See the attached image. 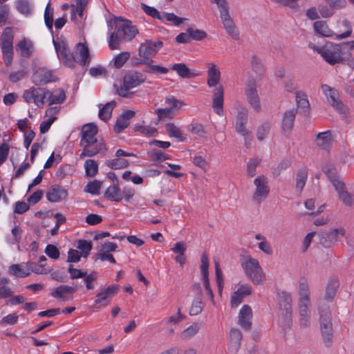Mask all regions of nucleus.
Segmentation results:
<instances>
[{"mask_svg": "<svg viewBox=\"0 0 354 354\" xmlns=\"http://www.w3.org/2000/svg\"><path fill=\"white\" fill-rule=\"evenodd\" d=\"M138 33L137 28L130 21L116 17L110 23L109 47L111 50L119 49L122 40H131Z\"/></svg>", "mask_w": 354, "mask_h": 354, "instance_id": "f257e3e1", "label": "nucleus"}, {"mask_svg": "<svg viewBox=\"0 0 354 354\" xmlns=\"http://www.w3.org/2000/svg\"><path fill=\"white\" fill-rule=\"evenodd\" d=\"M208 69L207 84L209 87H214L212 93V108L214 112L221 115L223 113L224 88L218 84L221 81V72L216 64L207 63Z\"/></svg>", "mask_w": 354, "mask_h": 354, "instance_id": "f03ea898", "label": "nucleus"}, {"mask_svg": "<svg viewBox=\"0 0 354 354\" xmlns=\"http://www.w3.org/2000/svg\"><path fill=\"white\" fill-rule=\"evenodd\" d=\"M310 288L306 279L300 278L299 281L298 310L299 323L306 327L310 324Z\"/></svg>", "mask_w": 354, "mask_h": 354, "instance_id": "7ed1b4c3", "label": "nucleus"}, {"mask_svg": "<svg viewBox=\"0 0 354 354\" xmlns=\"http://www.w3.org/2000/svg\"><path fill=\"white\" fill-rule=\"evenodd\" d=\"M308 47L319 54L323 59L330 65L339 64L344 61L341 44L327 41L322 46H317L310 43Z\"/></svg>", "mask_w": 354, "mask_h": 354, "instance_id": "20e7f679", "label": "nucleus"}, {"mask_svg": "<svg viewBox=\"0 0 354 354\" xmlns=\"http://www.w3.org/2000/svg\"><path fill=\"white\" fill-rule=\"evenodd\" d=\"M279 304V322L281 326L286 329L289 328L292 324V296L290 292L281 291L277 294Z\"/></svg>", "mask_w": 354, "mask_h": 354, "instance_id": "39448f33", "label": "nucleus"}, {"mask_svg": "<svg viewBox=\"0 0 354 354\" xmlns=\"http://www.w3.org/2000/svg\"><path fill=\"white\" fill-rule=\"evenodd\" d=\"M241 267L245 275L256 285L263 284L266 279L265 273L257 259L246 256L241 259Z\"/></svg>", "mask_w": 354, "mask_h": 354, "instance_id": "423d86ee", "label": "nucleus"}, {"mask_svg": "<svg viewBox=\"0 0 354 354\" xmlns=\"http://www.w3.org/2000/svg\"><path fill=\"white\" fill-rule=\"evenodd\" d=\"M320 330L324 344L329 347L333 342V326L329 306L319 308Z\"/></svg>", "mask_w": 354, "mask_h": 354, "instance_id": "0eeeda50", "label": "nucleus"}, {"mask_svg": "<svg viewBox=\"0 0 354 354\" xmlns=\"http://www.w3.org/2000/svg\"><path fill=\"white\" fill-rule=\"evenodd\" d=\"M13 39L14 36L11 28H6L0 37V45L3 59L7 66L11 65L13 59Z\"/></svg>", "mask_w": 354, "mask_h": 354, "instance_id": "6e6552de", "label": "nucleus"}, {"mask_svg": "<svg viewBox=\"0 0 354 354\" xmlns=\"http://www.w3.org/2000/svg\"><path fill=\"white\" fill-rule=\"evenodd\" d=\"M146 77L140 72L127 73L123 78L122 85L118 89V93L123 97H129L128 91L145 82Z\"/></svg>", "mask_w": 354, "mask_h": 354, "instance_id": "1a4fd4ad", "label": "nucleus"}, {"mask_svg": "<svg viewBox=\"0 0 354 354\" xmlns=\"http://www.w3.org/2000/svg\"><path fill=\"white\" fill-rule=\"evenodd\" d=\"M254 190L252 196V201L256 204H261L270 194L268 179L263 175H259L254 178Z\"/></svg>", "mask_w": 354, "mask_h": 354, "instance_id": "9d476101", "label": "nucleus"}, {"mask_svg": "<svg viewBox=\"0 0 354 354\" xmlns=\"http://www.w3.org/2000/svg\"><path fill=\"white\" fill-rule=\"evenodd\" d=\"M49 91L45 88L32 86L24 91L22 97L28 104L33 103L37 107L42 108Z\"/></svg>", "mask_w": 354, "mask_h": 354, "instance_id": "9b49d317", "label": "nucleus"}, {"mask_svg": "<svg viewBox=\"0 0 354 354\" xmlns=\"http://www.w3.org/2000/svg\"><path fill=\"white\" fill-rule=\"evenodd\" d=\"M321 88L328 102L333 109L339 114L345 115L347 111V106L339 99L337 90L327 84H322Z\"/></svg>", "mask_w": 354, "mask_h": 354, "instance_id": "f8f14e48", "label": "nucleus"}, {"mask_svg": "<svg viewBox=\"0 0 354 354\" xmlns=\"http://www.w3.org/2000/svg\"><path fill=\"white\" fill-rule=\"evenodd\" d=\"M245 95L247 102L250 106L256 111L259 112L261 109L260 98L257 89L256 80L250 77L247 80L245 86Z\"/></svg>", "mask_w": 354, "mask_h": 354, "instance_id": "ddd939ff", "label": "nucleus"}, {"mask_svg": "<svg viewBox=\"0 0 354 354\" xmlns=\"http://www.w3.org/2000/svg\"><path fill=\"white\" fill-rule=\"evenodd\" d=\"M162 46L163 43L160 40H146L140 44L138 49V55L146 60L151 59Z\"/></svg>", "mask_w": 354, "mask_h": 354, "instance_id": "4468645a", "label": "nucleus"}, {"mask_svg": "<svg viewBox=\"0 0 354 354\" xmlns=\"http://www.w3.org/2000/svg\"><path fill=\"white\" fill-rule=\"evenodd\" d=\"M119 290L118 285H111L106 288L102 289L97 295L94 301L95 306L98 308H103L108 306L111 298L115 295Z\"/></svg>", "mask_w": 354, "mask_h": 354, "instance_id": "2eb2a0df", "label": "nucleus"}, {"mask_svg": "<svg viewBox=\"0 0 354 354\" xmlns=\"http://www.w3.org/2000/svg\"><path fill=\"white\" fill-rule=\"evenodd\" d=\"M345 233L346 231L343 227L322 232L319 234V242L324 247L330 248L337 242L339 236H344Z\"/></svg>", "mask_w": 354, "mask_h": 354, "instance_id": "dca6fc26", "label": "nucleus"}, {"mask_svg": "<svg viewBox=\"0 0 354 354\" xmlns=\"http://www.w3.org/2000/svg\"><path fill=\"white\" fill-rule=\"evenodd\" d=\"M230 7H227L219 11L220 17L223 25V28L227 33L230 35L234 39L238 40L239 39V32L235 26L234 20L230 17L229 13Z\"/></svg>", "mask_w": 354, "mask_h": 354, "instance_id": "f3484780", "label": "nucleus"}, {"mask_svg": "<svg viewBox=\"0 0 354 354\" xmlns=\"http://www.w3.org/2000/svg\"><path fill=\"white\" fill-rule=\"evenodd\" d=\"M58 57L68 67H74V60L71 57L68 44L66 41H53Z\"/></svg>", "mask_w": 354, "mask_h": 354, "instance_id": "a211bd4d", "label": "nucleus"}, {"mask_svg": "<svg viewBox=\"0 0 354 354\" xmlns=\"http://www.w3.org/2000/svg\"><path fill=\"white\" fill-rule=\"evenodd\" d=\"M80 146L83 148L82 153L80 154V158H84L86 156L92 157L106 151L105 145L102 140H93L80 145Z\"/></svg>", "mask_w": 354, "mask_h": 354, "instance_id": "6ab92c4d", "label": "nucleus"}, {"mask_svg": "<svg viewBox=\"0 0 354 354\" xmlns=\"http://www.w3.org/2000/svg\"><path fill=\"white\" fill-rule=\"evenodd\" d=\"M56 80L54 72L44 68H39L32 75V82L35 85H44Z\"/></svg>", "mask_w": 354, "mask_h": 354, "instance_id": "aec40b11", "label": "nucleus"}, {"mask_svg": "<svg viewBox=\"0 0 354 354\" xmlns=\"http://www.w3.org/2000/svg\"><path fill=\"white\" fill-rule=\"evenodd\" d=\"M71 57L73 58L74 65L75 63H77L81 66H85L88 64L91 61L88 57V48L85 44L82 43L76 44Z\"/></svg>", "mask_w": 354, "mask_h": 354, "instance_id": "412c9836", "label": "nucleus"}, {"mask_svg": "<svg viewBox=\"0 0 354 354\" xmlns=\"http://www.w3.org/2000/svg\"><path fill=\"white\" fill-rule=\"evenodd\" d=\"M239 324L245 330L252 326V310L250 306L243 305L239 310L238 316Z\"/></svg>", "mask_w": 354, "mask_h": 354, "instance_id": "4be33fe9", "label": "nucleus"}, {"mask_svg": "<svg viewBox=\"0 0 354 354\" xmlns=\"http://www.w3.org/2000/svg\"><path fill=\"white\" fill-rule=\"evenodd\" d=\"M88 0H76L75 6L71 9V19L75 23H80L84 18V11L88 4Z\"/></svg>", "mask_w": 354, "mask_h": 354, "instance_id": "5701e85b", "label": "nucleus"}, {"mask_svg": "<svg viewBox=\"0 0 354 354\" xmlns=\"http://www.w3.org/2000/svg\"><path fill=\"white\" fill-rule=\"evenodd\" d=\"M76 291V288L68 285H60L55 288L50 295L55 299H61L63 301H67L71 298L68 295H72Z\"/></svg>", "mask_w": 354, "mask_h": 354, "instance_id": "b1692460", "label": "nucleus"}, {"mask_svg": "<svg viewBox=\"0 0 354 354\" xmlns=\"http://www.w3.org/2000/svg\"><path fill=\"white\" fill-rule=\"evenodd\" d=\"M97 133V126L93 123L84 124L81 131V140L80 145L97 140L95 137Z\"/></svg>", "mask_w": 354, "mask_h": 354, "instance_id": "393cba45", "label": "nucleus"}, {"mask_svg": "<svg viewBox=\"0 0 354 354\" xmlns=\"http://www.w3.org/2000/svg\"><path fill=\"white\" fill-rule=\"evenodd\" d=\"M248 110L243 109L238 113L236 120V131L238 133L242 135L245 138H246L250 133L245 127L248 122Z\"/></svg>", "mask_w": 354, "mask_h": 354, "instance_id": "a878e982", "label": "nucleus"}, {"mask_svg": "<svg viewBox=\"0 0 354 354\" xmlns=\"http://www.w3.org/2000/svg\"><path fill=\"white\" fill-rule=\"evenodd\" d=\"M242 339V334L239 329L232 328L230 331L229 351L233 354L237 353Z\"/></svg>", "mask_w": 354, "mask_h": 354, "instance_id": "bb28decb", "label": "nucleus"}, {"mask_svg": "<svg viewBox=\"0 0 354 354\" xmlns=\"http://www.w3.org/2000/svg\"><path fill=\"white\" fill-rule=\"evenodd\" d=\"M135 115V112L131 110L124 111L118 118L115 125L114 131L115 133H120L129 125V120Z\"/></svg>", "mask_w": 354, "mask_h": 354, "instance_id": "cd10ccee", "label": "nucleus"}, {"mask_svg": "<svg viewBox=\"0 0 354 354\" xmlns=\"http://www.w3.org/2000/svg\"><path fill=\"white\" fill-rule=\"evenodd\" d=\"M323 172L326 175L334 188L337 187V185H341L344 183L338 175L336 168L331 164H326L322 169Z\"/></svg>", "mask_w": 354, "mask_h": 354, "instance_id": "c85d7f7f", "label": "nucleus"}, {"mask_svg": "<svg viewBox=\"0 0 354 354\" xmlns=\"http://www.w3.org/2000/svg\"><path fill=\"white\" fill-rule=\"evenodd\" d=\"M297 112V109L292 108L287 110L283 113L281 122V128L284 132H290L292 130Z\"/></svg>", "mask_w": 354, "mask_h": 354, "instance_id": "c756f323", "label": "nucleus"}, {"mask_svg": "<svg viewBox=\"0 0 354 354\" xmlns=\"http://www.w3.org/2000/svg\"><path fill=\"white\" fill-rule=\"evenodd\" d=\"M66 196V191L59 186L53 187L46 193L47 200L51 203L59 202L64 199Z\"/></svg>", "mask_w": 354, "mask_h": 354, "instance_id": "7c9ffc66", "label": "nucleus"}, {"mask_svg": "<svg viewBox=\"0 0 354 354\" xmlns=\"http://www.w3.org/2000/svg\"><path fill=\"white\" fill-rule=\"evenodd\" d=\"M333 140L330 131L319 133L315 139L316 145L324 150H328L332 145Z\"/></svg>", "mask_w": 354, "mask_h": 354, "instance_id": "2f4dec72", "label": "nucleus"}, {"mask_svg": "<svg viewBox=\"0 0 354 354\" xmlns=\"http://www.w3.org/2000/svg\"><path fill=\"white\" fill-rule=\"evenodd\" d=\"M337 187L335 188L336 192H337L339 198L341 200V201L348 207H351L353 204V195L350 194L346 189V185L345 183L341 184V185H337Z\"/></svg>", "mask_w": 354, "mask_h": 354, "instance_id": "473e14b6", "label": "nucleus"}, {"mask_svg": "<svg viewBox=\"0 0 354 354\" xmlns=\"http://www.w3.org/2000/svg\"><path fill=\"white\" fill-rule=\"evenodd\" d=\"M16 50L21 57H28L33 50L32 42L30 39L24 38L16 45Z\"/></svg>", "mask_w": 354, "mask_h": 354, "instance_id": "72a5a7b5", "label": "nucleus"}, {"mask_svg": "<svg viewBox=\"0 0 354 354\" xmlns=\"http://www.w3.org/2000/svg\"><path fill=\"white\" fill-rule=\"evenodd\" d=\"M296 103L297 109L304 114H307L310 110V103L307 95L303 91H299L296 93Z\"/></svg>", "mask_w": 354, "mask_h": 354, "instance_id": "f704fd0d", "label": "nucleus"}, {"mask_svg": "<svg viewBox=\"0 0 354 354\" xmlns=\"http://www.w3.org/2000/svg\"><path fill=\"white\" fill-rule=\"evenodd\" d=\"M193 289L200 295V297L193 301L189 313L191 315H197L202 312L204 304L201 299V289L200 286L198 284L194 285Z\"/></svg>", "mask_w": 354, "mask_h": 354, "instance_id": "c9c22d12", "label": "nucleus"}, {"mask_svg": "<svg viewBox=\"0 0 354 354\" xmlns=\"http://www.w3.org/2000/svg\"><path fill=\"white\" fill-rule=\"evenodd\" d=\"M171 69L175 71L178 75L182 78H191L197 75L196 73L191 71L184 63L174 64L171 66Z\"/></svg>", "mask_w": 354, "mask_h": 354, "instance_id": "e433bc0d", "label": "nucleus"}, {"mask_svg": "<svg viewBox=\"0 0 354 354\" xmlns=\"http://www.w3.org/2000/svg\"><path fill=\"white\" fill-rule=\"evenodd\" d=\"M313 28L317 34H319L323 37H330L333 35L335 36L336 35L332 30L329 28L326 22L324 21H317L314 22Z\"/></svg>", "mask_w": 354, "mask_h": 354, "instance_id": "4c0bfd02", "label": "nucleus"}, {"mask_svg": "<svg viewBox=\"0 0 354 354\" xmlns=\"http://www.w3.org/2000/svg\"><path fill=\"white\" fill-rule=\"evenodd\" d=\"M47 97L49 105L62 104L66 100V93L63 89L59 88L53 92L49 91Z\"/></svg>", "mask_w": 354, "mask_h": 354, "instance_id": "58836bf2", "label": "nucleus"}, {"mask_svg": "<svg viewBox=\"0 0 354 354\" xmlns=\"http://www.w3.org/2000/svg\"><path fill=\"white\" fill-rule=\"evenodd\" d=\"M55 112H56L55 108L51 107L46 110V115H49L50 118L48 120L43 121L40 124L39 130H40L41 133H42V134L46 133L49 130L50 126L56 120V117L53 116V115L55 113Z\"/></svg>", "mask_w": 354, "mask_h": 354, "instance_id": "ea45409f", "label": "nucleus"}, {"mask_svg": "<svg viewBox=\"0 0 354 354\" xmlns=\"http://www.w3.org/2000/svg\"><path fill=\"white\" fill-rule=\"evenodd\" d=\"M105 197L111 201L120 202L122 196L118 185L109 186L105 192Z\"/></svg>", "mask_w": 354, "mask_h": 354, "instance_id": "a19ab883", "label": "nucleus"}, {"mask_svg": "<svg viewBox=\"0 0 354 354\" xmlns=\"http://www.w3.org/2000/svg\"><path fill=\"white\" fill-rule=\"evenodd\" d=\"M165 129L170 137L176 138L178 141L183 142L185 140L183 132L174 123H167Z\"/></svg>", "mask_w": 354, "mask_h": 354, "instance_id": "79ce46f5", "label": "nucleus"}, {"mask_svg": "<svg viewBox=\"0 0 354 354\" xmlns=\"http://www.w3.org/2000/svg\"><path fill=\"white\" fill-rule=\"evenodd\" d=\"M9 272L17 277H26L30 274L28 264L26 266L21 264H13L9 267Z\"/></svg>", "mask_w": 354, "mask_h": 354, "instance_id": "37998d69", "label": "nucleus"}, {"mask_svg": "<svg viewBox=\"0 0 354 354\" xmlns=\"http://www.w3.org/2000/svg\"><path fill=\"white\" fill-rule=\"evenodd\" d=\"M261 162V158L259 157H252L250 158L246 164V174L248 178L254 177L257 174V167Z\"/></svg>", "mask_w": 354, "mask_h": 354, "instance_id": "c03bdc74", "label": "nucleus"}, {"mask_svg": "<svg viewBox=\"0 0 354 354\" xmlns=\"http://www.w3.org/2000/svg\"><path fill=\"white\" fill-rule=\"evenodd\" d=\"M115 101H111L106 103L103 107L100 109L99 118L104 121H107L111 117V113L114 106H115Z\"/></svg>", "mask_w": 354, "mask_h": 354, "instance_id": "a18cd8bd", "label": "nucleus"}, {"mask_svg": "<svg viewBox=\"0 0 354 354\" xmlns=\"http://www.w3.org/2000/svg\"><path fill=\"white\" fill-rule=\"evenodd\" d=\"M308 178V171L306 169H301L298 171L296 176L295 188L299 193H301L304 187Z\"/></svg>", "mask_w": 354, "mask_h": 354, "instance_id": "49530a36", "label": "nucleus"}, {"mask_svg": "<svg viewBox=\"0 0 354 354\" xmlns=\"http://www.w3.org/2000/svg\"><path fill=\"white\" fill-rule=\"evenodd\" d=\"M76 248L80 250V252L83 257H87L93 248L92 242L85 239H79Z\"/></svg>", "mask_w": 354, "mask_h": 354, "instance_id": "de8ad7c7", "label": "nucleus"}, {"mask_svg": "<svg viewBox=\"0 0 354 354\" xmlns=\"http://www.w3.org/2000/svg\"><path fill=\"white\" fill-rule=\"evenodd\" d=\"M106 165L112 169H120L127 167L129 161L124 158L118 157L117 158L107 160Z\"/></svg>", "mask_w": 354, "mask_h": 354, "instance_id": "09e8293b", "label": "nucleus"}, {"mask_svg": "<svg viewBox=\"0 0 354 354\" xmlns=\"http://www.w3.org/2000/svg\"><path fill=\"white\" fill-rule=\"evenodd\" d=\"M140 64H145L147 66V69L145 70V72L147 73L160 75L167 74L169 72V68L158 65L151 64V62H140Z\"/></svg>", "mask_w": 354, "mask_h": 354, "instance_id": "8fccbe9b", "label": "nucleus"}, {"mask_svg": "<svg viewBox=\"0 0 354 354\" xmlns=\"http://www.w3.org/2000/svg\"><path fill=\"white\" fill-rule=\"evenodd\" d=\"M84 169L86 176L93 177L98 172V165L94 160L88 159L85 161Z\"/></svg>", "mask_w": 354, "mask_h": 354, "instance_id": "3c124183", "label": "nucleus"}, {"mask_svg": "<svg viewBox=\"0 0 354 354\" xmlns=\"http://www.w3.org/2000/svg\"><path fill=\"white\" fill-rule=\"evenodd\" d=\"M28 266L30 274L34 272L37 274H46L52 270V269L46 268L44 264H37L33 262H28Z\"/></svg>", "mask_w": 354, "mask_h": 354, "instance_id": "603ef678", "label": "nucleus"}, {"mask_svg": "<svg viewBox=\"0 0 354 354\" xmlns=\"http://www.w3.org/2000/svg\"><path fill=\"white\" fill-rule=\"evenodd\" d=\"M339 283L336 280H331L327 285L325 292V299L331 301L335 296Z\"/></svg>", "mask_w": 354, "mask_h": 354, "instance_id": "864d4df0", "label": "nucleus"}, {"mask_svg": "<svg viewBox=\"0 0 354 354\" xmlns=\"http://www.w3.org/2000/svg\"><path fill=\"white\" fill-rule=\"evenodd\" d=\"M98 277V273L95 271H92L89 274L87 272L86 275L83 277V281L85 283L86 290H91L95 288L94 282Z\"/></svg>", "mask_w": 354, "mask_h": 354, "instance_id": "5fc2aeb1", "label": "nucleus"}, {"mask_svg": "<svg viewBox=\"0 0 354 354\" xmlns=\"http://www.w3.org/2000/svg\"><path fill=\"white\" fill-rule=\"evenodd\" d=\"M200 330V326L197 323H194L185 328L181 334L183 339H189L198 333Z\"/></svg>", "mask_w": 354, "mask_h": 354, "instance_id": "6e6d98bb", "label": "nucleus"}, {"mask_svg": "<svg viewBox=\"0 0 354 354\" xmlns=\"http://www.w3.org/2000/svg\"><path fill=\"white\" fill-rule=\"evenodd\" d=\"M135 131L141 133L142 135L148 137H154L158 134L156 129L149 126L135 125L133 128Z\"/></svg>", "mask_w": 354, "mask_h": 354, "instance_id": "4d7b16f0", "label": "nucleus"}, {"mask_svg": "<svg viewBox=\"0 0 354 354\" xmlns=\"http://www.w3.org/2000/svg\"><path fill=\"white\" fill-rule=\"evenodd\" d=\"M161 17H162L161 21L166 20L168 21H171V22H172V24L174 25H175L176 26L181 24L185 19L184 18L178 17L177 15H176L174 13L165 12H162Z\"/></svg>", "mask_w": 354, "mask_h": 354, "instance_id": "13d9d810", "label": "nucleus"}, {"mask_svg": "<svg viewBox=\"0 0 354 354\" xmlns=\"http://www.w3.org/2000/svg\"><path fill=\"white\" fill-rule=\"evenodd\" d=\"M17 9L24 15H28L32 12V8L28 0H18L17 1Z\"/></svg>", "mask_w": 354, "mask_h": 354, "instance_id": "bf43d9fd", "label": "nucleus"}, {"mask_svg": "<svg viewBox=\"0 0 354 354\" xmlns=\"http://www.w3.org/2000/svg\"><path fill=\"white\" fill-rule=\"evenodd\" d=\"M140 6L143 11L149 16L161 20L162 19V12H160L156 8L154 7L149 6L144 3H140Z\"/></svg>", "mask_w": 354, "mask_h": 354, "instance_id": "052dcab7", "label": "nucleus"}, {"mask_svg": "<svg viewBox=\"0 0 354 354\" xmlns=\"http://www.w3.org/2000/svg\"><path fill=\"white\" fill-rule=\"evenodd\" d=\"M44 21L48 30H52L53 26V10L50 8L48 3L44 12Z\"/></svg>", "mask_w": 354, "mask_h": 354, "instance_id": "680f3d73", "label": "nucleus"}, {"mask_svg": "<svg viewBox=\"0 0 354 354\" xmlns=\"http://www.w3.org/2000/svg\"><path fill=\"white\" fill-rule=\"evenodd\" d=\"M201 272L202 279H208L209 275V259L206 254H203L201 258Z\"/></svg>", "mask_w": 354, "mask_h": 354, "instance_id": "e2e57ef3", "label": "nucleus"}, {"mask_svg": "<svg viewBox=\"0 0 354 354\" xmlns=\"http://www.w3.org/2000/svg\"><path fill=\"white\" fill-rule=\"evenodd\" d=\"M101 187V182L95 180L88 183L84 188V192L93 195H98Z\"/></svg>", "mask_w": 354, "mask_h": 354, "instance_id": "0e129e2a", "label": "nucleus"}, {"mask_svg": "<svg viewBox=\"0 0 354 354\" xmlns=\"http://www.w3.org/2000/svg\"><path fill=\"white\" fill-rule=\"evenodd\" d=\"M188 130L194 135L202 138L206 134V131L201 124L199 123H192L188 127Z\"/></svg>", "mask_w": 354, "mask_h": 354, "instance_id": "69168bd1", "label": "nucleus"}, {"mask_svg": "<svg viewBox=\"0 0 354 354\" xmlns=\"http://www.w3.org/2000/svg\"><path fill=\"white\" fill-rule=\"evenodd\" d=\"M44 252L49 258L53 260H57L59 258V250L55 245L48 244Z\"/></svg>", "mask_w": 354, "mask_h": 354, "instance_id": "338daca9", "label": "nucleus"}, {"mask_svg": "<svg viewBox=\"0 0 354 354\" xmlns=\"http://www.w3.org/2000/svg\"><path fill=\"white\" fill-rule=\"evenodd\" d=\"M129 57L130 53L129 52L120 53L114 58V66L118 68H121Z\"/></svg>", "mask_w": 354, "mask_h": 354, "instance_id": "774afa93", "label": "nucleus"}]
</instances>
